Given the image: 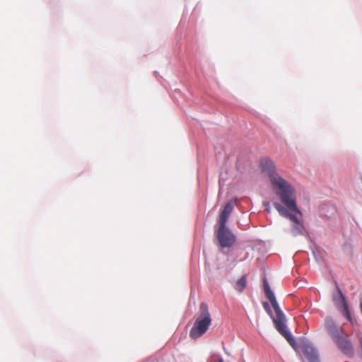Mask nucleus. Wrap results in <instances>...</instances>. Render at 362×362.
<instances>
[{"label":"nucleus","instance_id":"obj_1","mask_svg":"<svg viewBox=\"0 0 362 362\" xmlns=\"http://www.w3.org/2000/svg\"><path fill=\"white\" fill-rule=\"evenodd\" d=\"M259 167L262 173L267 174L271 182L273 192L289 209L300 214L296 204L294 187L275 171L274 162L268 158L260 160Z\"/></svg>","mask_w":362,"mask_h":362},{"label":"nucleus","instance_id":"obj_2","mask_svg":"<svg viewBox=\"0 0 362 362\" xmlns=\"http://www.w3.org/2000/svg\"><path fill=\"white\" fill-rule=\"evenodd\" d=\"M263 288L265 293V295L268 300L270 301L272 308H274L276 317H273V322L275 325L276 329L278 332L285 337L289 344L294 348L295 346V340L292 337L291 334L286 329V326L285 325V316L281 311L274 293L272 291L268 281L266 279L263 280Z\"/></svg>","mask_w":362,"mask_h":362},{"label":"nucleus","instance_id":"obj_3","mask_svg":"<svg viewBox=\"0 0 362 362\" xmlns=\"http://www.w3.org/2000/svg\"><path fill=\"white\" fill-rule=\"evenodd\" d=\"M211 324V317L208 306L205 303H202L199 306V314L189 332L190 337L192 339L200 337L206 332Z\"/></svg>","mask_w":362,"mask_h":362},{"label":"nucleus","instance_id":"obj_4","mask_svg":"<svg viewBox=\"0 0 362 362\" xmlns=\"http://www.w3.org/2000/svg\"><path fill=\"white\" fill-rule=\"evenodd\" d=\"M333 341L343 354L348 357L354 356V345L346 332L334 339Z\"/></svg>","mask_w":362,"mask_h":362},{"label":"nucleus","instance_id":"obj_5","mask_svg":"<svg viewBox=\"0 0 362 362\" xmlns=\"http://www.w3.org/2000/svg\"><path fill=\"white\" fill-rule=\"evenodd\" d=\"M216 236L219 244L222 247H230L236 240L235 235L226 227V226H219Z\"/></svg>","mask_w":362,"mask_h":362},{"label":"nucleus","instance_id":"obj_6","mask_svg":"<svg viewBox=\"0 0 362 362\" xmlns=\"http://www.w3.org/2000/svg\"><path fill=\"white\" fill-rule=\"evenodd\" d=\"M324 326L332 341L345 332L343 327H338L332 319H326Z\"/></svg>","mask_w":362,"mask_h":362},{"label":"nucleus","instance_id":"obj_7","mask_svg":"<svg viewBox=\"0 0 362 362\" xmlns=\"http://www.w3.org/2000/svg\"><path fill=\"white\" fill-rule=\"evenodd\" d=\"M300 348L309 362H320L318 353L311 344L303 341L300 344Z\"/></svg>","mask_w":362,"mask_h":362},{"label":"nucleus","instance_id":"obj_8","mask_svg":"<svg viewBox=\"0 0 362 362\" xmlns=\"http://www.w3.org/2000/svg\"><path fill=\"white\" fill-rule=\"evenodd\" d=\"M274 206L277 210V211L279 213V214L281 216L288 218L293 223L302 222L296 217V216L289 213L288 211H291V209H289L284 204L282 203V204H281L280 203L275 202V203H274ZM291 211H294L298 214L297 211H295L293 210H291ZM300 212H301V211H300ZM298 214H299V213H298ZM300 215H302V213H300Z\"/></svg>","mask_w":362,"mask_h":362},{"label":"nucleus","instance_id":"obj_9","mask_svg":"<svg viewBox=\"0 0 362 362\" xmlns=\"http://www.w3.org/2000/svg\"><path fill=\"white\" fill-rule=\"evenodd\" d=\"M233 209V204L230 202H228L223 211L221 212V214L219 216L218 218V225L219 226H226V223L228 221V218L231 214L232 211Z\"/></svg>","mask_w":362,"mask_h":362},{"label":"nucleus","instance_id":"obj_10","mask_svg":"<svg viewBox=\"0 0 362 362\" xmlns=\"http://www.w3.org/2000/svg\"><path fill=\"white\" fill-rule=\"evenodd\" d=\"M338 291L340 295V298L341 299L342 308H343V315L346 317V319L351 322V317L349 309V305L346 303V298L344 294L341 293V290L338 288Z\"/></svg>","mask_w":362,"mask_h":362},{"label":"nucleus","instance_id":"obj_11","mask_svg":"<svg viewBox=\"0 0 362 362\" xmlns=\"http://www.w3.org/2000/svg\"><path fill=\"white\" fill-rule=\"evenodd\" d=\"M304 225L303 222L293 223L291 227V233L293 236H298L303 234Z\"/></svg>","mask_w":362,"mask_h":362},{"label":"nucleus","instance_id":"obj_12","mask_svg":"<svg viewBox=\"0 0 362 362\" xmlns=\"http://www.w3.org/2000/svg\"><path fill=\"white\" fill-rule=\"evenodd\" d=\"M246 284H247V279H246V276L244 275L237 281V282L235 284V289L238 292H242L244 290V288H245Z\"/></svg>","mask_w":362,"mask_h":362},{"label":"nucleus","instance_id":"obj_13","mask_svg":"<svg viewBox=\"0 0 362 362\" xmlns=\"http://www.w3.org/2000/svg\"><path fill=\"white\" fill-rule=\"evenodd\" d=\"M262 305L264 310L267 312V313L272 316V310L270 309L269 303L267 302H264Z\"/></svg>","mask_w":362,"mask_h":362},{"label":"nucleus","instance_id":"obj_14","mask_svg":"<svg viewBox=\"0 0 362 362\" xmlns=\"http://www.w3.org/2000/svg\"><path fill=\"white\" fill-rule=\"evenodd\" d=\"M218 362H224V361H223V358H220L218 359Z\"/></svg>","mask_w":362,"mask_h":362}]
</instances>
